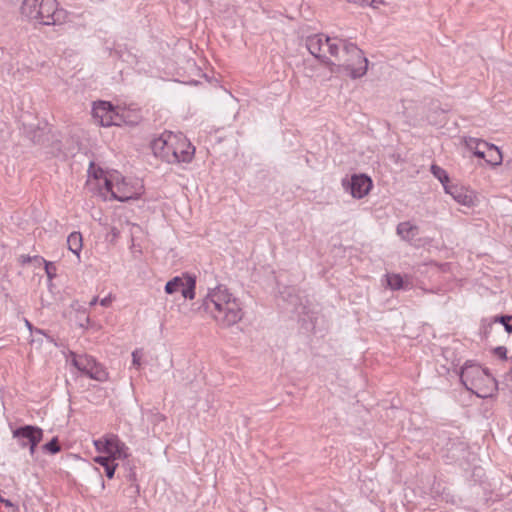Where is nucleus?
I'll return each instance as SVG.
<instances>
[{"instance_id": "5", "label": "nucleus", "mask_w": 512, "mask_h": 512, "mask_svg": "<svg viewBox=\"0 0 512 512\" xmlns=\"http://www.w3.org/2000/svg\"><path fill=\"white\" fill-rule=\"evenodd\" d=\"M70 358L71 364L82 374L99 382L107 380L108 373L106 369L92 356L71 352Z\"/></svg>"}, {"instance_id": "29", "label": "nucleus", "mask_w": 512, "mask_h": 512, "mask_svg": "<svg viewBox=\"0 0 512 512\" xmlns=\"http://www.w3.org/2000/svg\"><path fill=\"white\" fill-rule=\"evenodd\" d=\"M112 301H113V296H112V294H109L108 296L101 299L99 301V303L101 306L109 307L111 305Z\"/></svg>"}, {"instance_id": "12", "label": "nucleus", "mask_w": 512, "mask_h": 512, "mask_svg": "<svg viewBox=\"0 0 512 512\" xmlns=\"http://www.w3.org/2000/svg\"><path fill=\"white\" fill-rule=\"evenodd\" d=\"M343 186L350 192L352 197L361 199L366 196L372 188V181L364 174L353 175L350 180L343 181Z\"/></svg>"}, {"instance_id": "24", "label": "nucleus", "mask_w": 512, "mask_h": 512, "mask_svg": "<svg viewBox=\"0 0 512 512\" xmlns=\"http://www.w3.org/2000/svg\"><path fill=\"white\" fill-rule=\"evenodd\" d=\"M496 321H499L501 324H503L505 330L508 333H512V316L510 315H503L496 319Z\"/></svg>"}, {"instance_id": "23", "label": "nucleus", "mask_w": 512, "mask_h": 512, "mask_svg": "<svg viewBox=\"0 0 512 512\" xmlns=\"http://www.w3.org/2000/svg\"><path fill=\"white\" fill-rule=\"evenodd\" d=\"M43 449L47 452H50L52 454L58 453L60 451V445L58 443L57 438H53L51 441L46 443L43 446Z\"/></svg>"}, {"instance_id": "32", "label": "nucleus", "mask_w": 512, "mask_h": 512, "mask_svg": "<svg viewBox=\"0 0 512 512\" xmlns=\"http://www.w3.org/2000/svg\"><path fill=\"white\" fill-rule=\"evenodd\" d=\"M25 325L29 329V331L33 334L34 328H33L32 324L28 320H25Z\"/></svg>"}, {"instance_id": "21", "label": "nucleus", "mask_w": 512, "mask_h": 512, "mask_svg": "<svg viewBox=\"0 0 512 512\" xmlns=\"http://www.w3.org/2000/svg\"><path fill=\"white\" fill-rule=\"evenodd\" d=\"M431 173L441 182L444 188L445 186H449V176L443 168L434 164L431 166Z\"/></svg>"}, {"instance_id": "20", "label": "nucleus", "mask_w": 512, "mask_h": 512, "mask_svg": "<svg viewBox=\"0 0 512 512\" xmlns=\"http://www.w3.org/2000/svg\"><path fill=\"white\" fill-rule=\"evenodd\" d=\"M482 143H487L486 141L479 140L476 138H470L467 141V147L473 151L474 155L478 158L484 157V148L481 145Z\"/></svg>"}, {"instance_id": "34", "label": "nucleus", "mask_w": 512, "mask_h": 512, "mask_svg": "<svg viewBox=\"0 0 512 512\" xmlns=\"http://www.w3.org/2000/svg\"><path fill=\"white\" fill-rule=\"evenodd\" d=\"M6 127L5 123L3 122H0V132L3 133L4 132V128ZM3 138L2 135H0V139Z\"/></svg>"}, {"instance_id": "13", "label": "nucleus", "mask_w": 512, "mask_h": 512, "mask_svg": "<svg viewBox=\"0 0 512 512\" xmlns=\"http://www.w3.org/2000/svg\"><path fill=\"white\" fill-rule=\"evenodd\" d=\"M107 451L106 456L112 460H123L129 457V448L115 434H106Z\"/></svg>"}, {"instance_id": "8", "label": "nucleus", "mask_w": 512, "mask_h": 512, "mask_svg": "<svg viewBox=\"0 0 512 512\" xmlns=\"http://www.w3.org/2000/svg\"><path fill=\"white\" fill-rule=\"evenodd\" d=\"M195 289L196 277L189 273H183L179 276H175L166 283L164 288L167 294L181 292L182 296L189 300L195 298Z\"/></svg>"}, {"instance_id": "11", "label": "nucleus", "mask_w": 512, "mask_h": 512, "mask_svg": "<svg viewBox=\"0 0 512 512\" xmlns=\"http://www.w3.org/2000/svg\"><path fill=\"white\" fill-rule=\"evenodd\" d=\"M174 140L176 141L172 145V151H175L176 156L174 164L190 163L195 154V147L182 133H174Z\"/></svg>"}, {"instance_id": "28", "label": "nucleus", "mask_w": 512, "mask_h": 512, "mask_svg": "<svg viewBox=\"0 0 512 512\" xmlns=\"http://www.w3.org/2000/svg\"><path fill=\"white\" fill-rule=\"evenodd\" d=\"M346 1L350 2V3L357 4V5H361V6H364V5L373 6V4L376 2L375 0H346Z\"/></svg>"}, {"instance_id": "37", "label": "nucleus", "mask_w": 512, "mask_h": 512, "mask_svg": "<svg viewBox=\"0 0 512 512\" xmlns=\"http://www.w3.org/2000/svg\"><path fill=\"white\" fill-rule=\"evenodd\" d=\"M33 333L41 334V335H43V334H44L43 330L38 329V328H35V329H34V331H33Z\"/></svg>"}, {"instance_id": "4", "label": "nucleus", "mask_w": 512, "mask_h": 512, "mask_svg": "<svg viewBox=\"0 0 512 512\" xmlns=\"http://www.w3.org/2000/svg\"><path fill=\"white\" fill-rule=\"evenodd\" d=\"M104 188L111 198L120 202L137 199L143 185L137 179L123 177L118 171H111L105 176Z\"/></svg>"}, {"instance_id": "25", "label": "nucleus", "mask_w": 512, "mask_h": 512, "mask_svg": "<svg viewBox=\"0 0 512 512\" xmlns=\"http://www.w3.org/2000/svg\"><path fill=\"white\" fill-rule=\"evenodd\" d=\"M94 446H95L97 452L106 454L107 446H108V444H106V435H104L103 437H101L97 440H94Z\"/></svg>"}, {"instance_id": "36", "label": "nucleus", "mask_w": 512, "mask_h": 512, "mask_svg": "<svg viewBox=\"0 0 512 512\" xmlns=\"http://www.w3.org/2000/svg\"><path fill=\"white\" fill-rule=\"evenodd\" d=\"M33 142H40V139L38 137V134L35 133V135L32 137Z\"/></svg>"}, {"instance_id": "26", "label": "nucleus", "mask_w": 512, "mask_h": 512, "mask_svg": "<svg viewBox=\"0 0 512 512\" xmlns=\"http://www.w3.org/2000/svg\"><path fill=\"white\" fill-rule=\"evenodd\" d=\"M141 357H142V353L140 350H134L132 352V365L134 367H136L137 369L140 367L141 365Z\"/></svg>"}, {"instance_id": "1", "label": "nucleus", "mask_w": 512, "mask_h": 512, "mask_svg": "<svg viewBox=\"0 0 512 512\" xmlns=\"http://www.w3.org/2000/svg\"><path fill=\"white\" fill-rule=\"evenodd\" d=\"M306 47L315 58L322 62H326L328 55L338 57L341 50L345 59L338 67L352 79L360 78L367 72L368 59L354 43L337 37L331 38L324 34H314L307 37Z\"/></svg>"}, {"instance_id": "6", "label": "nucleus", "mask_w": 512, "mask_h": 512, "mask_svg": "<svg viewBox=\"0 0 512 512\" xmlns=\"http://www.w3.org/2000/svg\"><path fill=\"white\" fill-rule=\"evenodd\" d=\"M92 116L103 127L121 126L125 123L123 114H120L110 102L98 101L93 104Z\"/></svg>"}, {"instance_id": "2", "label": "nucleus", "mask_w": 512, "mask_h": 512, "mask_svg": "<svg viewBox=\"0 0 512 512\" xmlns=\"http://www.w3.org/2000/svg\"><path fill=\"white\" fill-rule=\"evenodd\" d=\"M202 307L221 328L234 326L244 316L240 300L224 284L208 288Z\"/></svg>"}, {"instance_id": "18", "label": "nucleus", "mask_w": 512, "mask_h": 512, "mask_svg": "<svg viewBox=\"0 0 512 512\" xmlns=\"http://www.w3.org/2000/svg\"><path fill=\"white\" fill-rule=\"evenodd\" d=\"M93 460L95 463L103 467V469L105 470V474L109 479H112L114 477L115 470L117 467L115 460H112L110 457L107 456H96Z\"/></svg>"}, {"instance_id": "7", "label": "nucleus", "mask_w": 512, "mask_h": 512, "mask_svg": "<svg viewBox=\"0 0 512 512\" xmlns=\"http://www.w3.org/2000/svg\"><path fill=\"white\" fill-rule=\"evenodd\" d=\"M175 143L174 133L165 131L158 137L154 138L151 141L150 146L155 157L160 158L169 164H174L176 156L174 154L175 151H172V145Z\"/></svg>"}, {"instance_id": "15", "label": "nucleus", "mask_w": 512, "mask_h": 512, "mask_svg": "<svg viewBox=\"0 0 512 512\" xmlns=\"http://www.w3.org/2000/svg\"><path fill=\"white\" fill-rule=\"evenodd\" d=\"M484 148V159L488 164L497 166L502 162V154L497 146L489 143L481 144Z\"/></svg>"}, {"instance_id": "3", "label": "nucleus", "mask_w": 512, "mask_h": 512, "mask_svg": "<svg viewBox=\"0 0 512 512\" xmlns=\"http://www.w3.org/2000/svg\"><path fill=\"white\" fill-rule=\"evenodd\" d=\"M21 14L34 23L61 26L69 21V12L57 0H23Z\"/></svg>"}, {"instance_id": "33", "label": "nucleus", "mask_w": 512, "mask_h": 512, "mask_svg": "<svg viewBox=\"0 0 512 512\" xmlns=\"http://www.w3.org/2000/svg\"><path fill=\"white\" fill-rule=\"evenodd\" d=\"M85 323L86 324L81 323L80 326L81 327H88L91 324L90 318L88 316L85 318Z\"/></svg>"}, {"instance_id": "19", "label": "nucleus", "mask_w": 512, "mask_h": 512, "mask_svg": "<svg viewBox=\"0 0 512 512\" xmlns=\"http://www.w3.org/2000/svg\"><path fill=\"white\" fill-rule=\"evenodd\" d=\"M386 284L391 290L407 289L408 283H406L403 277L397 273H387L385 275Z\"/></svg>"}, {"instance_id": "30", "label": "nucleus", "mask_w": 512, "mask_h": 512, "mask_svg": "<svg viewBox=\"0 0 512 512\" xmlns=\"http://www.w3.org/2000/svg\"><path fill=\"white\" fill-rule=\"evenodd\" d=\"M0 502L3 503L7 508H11L14 503H12L9 499H6L2 496H0Z\"/></svg>"}, {"instance_id": "27", "label": "nucleus", "mask_w": 512, "mask_h": 512, "mask_svg": "<svg viewBox=\"0 0 512 512\" xmlns=\"http://www.w3.org/2000/svg\"><path fill=\"white\" fill-rule=\"evenodd\" d=\"M495 354L502 359L507 358V349L504 346H498L494 350Z\"/></svg>"}, {"instance_id": "17", "label": "nucleus", "mask_w": 512, "mask_h": 512, "mask_svg": "<svg viewBox=\"0 0 512 512\" xmlns=\"http://www.w3.org/2000/svg\"><path fill=\"white\" fill-rule=\"evenodd\" d=\"M68 249L80 259V252L82 250L83 241L80 232L74 231L69 234L67 238Z\"/></svg>"}, {"instance_id": "9", "label": "nucleus", "mask_w": 512, "mask_h": 512, "mask_svg": "<svg viewBox=\"0 0 512 512\" xmlns=\"http://www.w3.org/2000/svg\"><path fill=\"white\" fill-rule=\"evenodd\" d=\"M13 438L17 440L21 448H29L30 455L35 453L36 446L41 442L43 431L41 428L32 425H25L12 432Z\"/></svg>"}, {"instance_id": "16", "label": "nucleus", "mask_w": 512, "mask_h": 512, "mask_svg": "<svg viewBox=\"0 0 512 512\" xmlns=\"http://www.w3.org/2000/svg\"><path fill=\"white\" fill-rule=\"evenodd\" d=\"M396 230L397 234L405 241H412L418 235V227L410 221L399 223Z\"/></svg>"}, {"instance_id": "35", "label": "nucleus", "mask_w": 512, "mask_h": 512, "mask_svg": "<svg viewBox=\"0 0 512 512\" xmlns=\"http://www.w3.org/2000/svg\"><path fill=\"white\" fill-rule=\"evenodd\" d=\"M10 509H11L10 512H20L19 507L15 504Z\"/></svg>"}, {"instance_id": "14", "label": "nucleus", "mask_w": 512, "mask_h": 512, "mask_svg": "<svg viewBox=\"0 0 512 512\" xmlns=\"http://www.w3.org/2000/svg\"><path fill=\"white\" fill-rule=\"evenodd\" d=\"M445 192L450 194L452 198L461 205L471 206L474 202L473 192L465 187L456 185L445 186Z\"/></svg>"}, {"instance_id": "39", "label": "nucleus", "mask_w": 512, "mask_h": 512, "mask_svg": "<svg viewBox=\"0 0 512 512\" xmlns=\"http://www.w3.org/2000/svg\"><path fill=\"white\" fill-rule=\"evenodd\" d=\"M46 272H47V274L50 276V271H49V269H48V266H46Z\"/></svg>"}, {"instance_id": "38", "label": "nucleus", "mask_w": 512, "mask_h": 512, "mask_svg": "<svg viewBox=\"0 0 512 512\" xmlns=\"http://www.w3.org/2000/svg\"><path fill=\"white\" fill-rule=\"evenodd\" d=\"M325 63H326V64L333 65V62H330V61H329V59H327Z\"/></svg>"}, {"instance_id": "31", "label": "nucleus", "mask_w": 512, "mask_h": 512, "mask_svg": "<svg viewBox=\"0 0 512 512\" xmlns=\"http://www.w3.org/2000/svg\"><path fill=\"white\" fill-rule=\"evenodd\" d=\"M98 301H99V300H98V297H96V296H95V297H93V298L91 299V301L89 302L90 307L95 306V305L98 303Z\"/></svg>"}, {"instance_id": "10", "label": "nucleus", "mask_w": 512, "mask_h": 512, "mask_svg": "<svg viewBox=\"0 0 512 512\" xmlns=\"http://www.w3.org/2000/svg\"><path fill=\"white\" fill-rule=\"evenodd\" d=\"M484 377L489 378L487 371L481 368L479 365H465L460 374V380L467 390L473 391L475 388H478V382L482 380ZM477 396L479 397H487L486 394H480L475 391Z\"/></svg>"}, {"instance_id": "22", "label": "nucleus", "mask_w": 512, "mask_h": 512, "mask_svg": "<svg viewBox=\"0 0 512 512\" xmlns=\"http://www.w3.org/2000/svg\"><path fill=\"white\" fill-rule=\"evenodd\" d=\"M110 172H105L101 167H98L94 164V162H90L89 168H88V177L94 178L95 180L103 179L105 180V176L108 175Z\"/></svg>"}]
</instances>
